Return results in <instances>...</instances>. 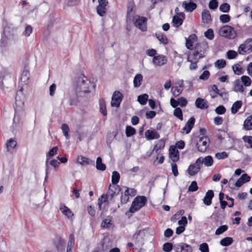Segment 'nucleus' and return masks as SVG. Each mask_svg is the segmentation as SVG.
Wrapping results in <instances>:
<instances>
[{"instance_id": "52", "label": "nucleus", "mask_w": 252, "mask_h": 252, "mask_svg": "<svg viewBox=\"0 0 252 252\" xmlns=\"http://www.w3.org/2000/svg\"><path fill=\"white\" fill-rule=\"evenodd\" d=\"M237 55V53L234 50H229L226 53L227 58L229 60L236 58Z\"/></svg>"}, {"instance_id": "24", "label": "nucleus", "mask_w": 252, "mask_h": 252, "mask_svg": "<svg viewBox=\"0 0 252 252\" xmlns=\"http://www.w3.org/2000/svg\"><path fill=\"white\" fill-rule=\"evenodd\" d=\"M164 141L161 139L158 141L157 144L155 146L153 151H155L157 155L158 156L160 154L161 150L164 148Z\"/></svg>"}, {"instance_id": "14", "label": "nucleus", "mask_w": 252, "mask_h": 252, "mask_svg": "<svg viewBox=\"0 0 252 252\" xmlns=\"http://www.w3.org/2000/svg\"><path fill=\"white\" fill-rule=\"evenodd\" d=\"M195 120L193 117H191L186 123L185 126L182 129V132L186 131L187 134L189 133L193 127Z\"/></svg>"}, {"instance_id": "18", "label": "nucleus", "mask_w": 252, "mask_h": 252, "mask_svg": "<svg viewBox=\"0 0 252 252\" xmlns=\"http://www.w3.org/2000/svg\"><path fill=\"white\" fill-rule=\"evenodd\" d=\"M195 106L201 109H205L208 108V102L206 100L198 97L195 102Z\"/></svg>"}, {"instance_id": "59", "label": "nucleus", "mask_w": 252, "mask_h": 252, "mask_svg": "<svg viewBox=\"0 0 252 252\" xmlns=\"http://www.w3.org/2000/svg\"><path fill=\"white\" fill-rule=\"evenodd\" d=\"M199 250L201 252H209V249L208 245L206 243H203L200 245L199 246Z\"/></svg>"}, {"instance_id": "31", "label": "nucleus", "mask_w": 252, "mask_h": 252, "mask_svg": "<svg viewBox=\"0 0 252 252\" xmlns=\"http://www.w3.org/2000/svg\"><path fill=\"white\" fill-rule=\"evenodd\" d=\"M242 102L241 100H238L235 102L231 108V111L232 114H236L239 110V109L242 107Z\"/></svg>"}, {"instance_id": "28", "label": "nucleus", "mask_w": 252, "mask_h": 252, "mask_svg": "<svg viewBox=\"0 0 252 252\" xmlns=\"http://www.w3.org/2000/svg\"><path fill=\"white\" fill-rule=\"evenodd\" d=\"M156 36L161 43L166 45L168 43V40L165 34L162 32H158L156 33Z\"/></svg>"}, {"instance_id": "12", "label": "nucleus", "mask_w": 252, "mask_h": 252, "mask_svg": "<svg viewBox=\"0 0 252 252\" xmlns=\"http://www.w3.org/2000/svg\"><path fill=\"white\" fill-rule=\"evenodd\" d=\"M208 138L207 137H202L199 138L198 142L196 143L198 150L200 152H205L209 146L208 144Z\"/></svg>"}, {"instance_id": "46", "label": "nucleus", "mask_w": 252, "mask_h": 252, "mask_svg": "<svg viewBox=\"0 0 252 252\" xmlns=\"http://www.w3.org/2000/svg\"><path fill=\"white\" fill-rule=\"evenodd\" d=\"M58 149V148L57 147H54L49 151V152L48 153V154L47 155V159L46 160V165H47V162H48L47 161H48V159L52 157L53 156H54L55 155H56L57 154Z\"/></svg>"}, {"instance_id": "64", "label": "nucleus", "mask_w": 252, "mask_h": 252, "mask_svg": "<svg viewBox=\"0 0 252 252\" xmlns=\"http://www.w3.org/2000/svg\"><path fill=\"white\" fill-rule=\"evenodd\" d=\"M244 142H247L250 145V147L252 148V136H244L242 138Z\"/></svg>"}, {"instance_id": "35", "label": "nucleus", "mask_w": 252, "mask_h": 252, "mask_svg": "<svg viewBox=\"0 0 252 252\" xmlns=\"http://www.w3.org/2000/svg\"><path fill=\"white\" fill-rule=\"evenodd\" d=\"M183 22V19L179 17V16L175 15L173 16L172 19V24L173 26L178 28L182 25Z\"/></svg>"}, {"instance_id": "49", "label": "nucleus", "mask_w": 252, "mask_h": 252, "mask_svg": "<svg viewBox=\"0 0 252 252\" xmlns=\"http://www.w3.org/2000/svg\"><path fill=\"white\" fill-rule=\"evenodd\" d=\"M220 10L223 13H227L230 10V5L227 3H224L220 6Z\"/></svg>"}, {"instance_id": "42", "label": "nucleus", "mask_w": 252, "mask_h": 252, "mask_svg": "<svg viewBox=\"0 0 252 252\" xmlns=\"http://www.w3.org/2000/svg\"><path fill=\"white\" fill-rule=\"evenodd\" d=\"M136 132V130L131 126H127L126 129V137H129L134 135Z\"/></svg>"}, {"instance_id": "50", "label": "nucleus", "mask_w": 252, "mask_h": 252, "mask_svg": "<svg viewBox=\"0 0 252 252\" xmlns=\"http://www.w3.org/2000/svg\"><path fill=\"white\" fill-rule=\"evenodd\" d=\"M227 229L228 226L226 225H221L217 229L215 232V234L217 235H219L226 231Z\"/></svg>"}, {"instance_id": "40", "label": "nucleus", "mask_w": 252, "mask_h": 252, "mask_svg": "<svg viewBox=\"0 0 252 252\" xmlns=\"http://www.w3.org/2000/svg\"><path fill=\"white\" fill-rule=\"evenodd\" d=\"M61 129L63 133V135L65 137L66 139H68L69 138L68 134L69 128L68 126L66 124H63L61 126Z\"/></svg>"}, {"instance_id": "57", "label": "nucleus", "mask_w": 252, "mask_h": 252, "mask_svg": "<svg viewBox=\"0 0 252 252\" xmlns=\"http://www.w3.org/2000/svg\"><path fill=\"white\" fill-rule=\"evenodd\" d=\"M215 112L217 114L222 115L226 112V109L223 105H220L215 109Z\"/></svg>"}, {"instance_id": "41", "label": "nucleus", "mask_w": 252, "mask_h": 252, "mask_svg": "<svg viewBox=\"0 0 252 252\" xmlns=\"http://www.w3.org/2000/svg\"><path fill=\"white\" fill-rule=\"evenodd\" d=\"M120 178V174L117 171H114L112 172V183L113 185H116L119 182Z\"/></svg>"}, {"instance_id": "33", "label": "nucleus", "mask_w": 252, "mask_h": 252, "mask_svg": "<svg viewBox=\"0 0 252 252\" xmlns=\"http://www.w3.org/2000/svg\"><path fill=\"white\" fill-rule=\"evenodd\" d=\"M143 80V76L141 74H138L135 75L133 79V85L135 88H138L141 85Z\"/></svg>"}, {"instance_id": "27", "label": "nucleus", "mask_w": 252, "mask_h": 252, "mask_svg": "<svg viewBox=\"0 0 252 252\" xmlns=\"http://www.w3.org/2000/svg\"><path fill=\"white\" fill-rule=\"evenodd\" d=\"M60 209L62 213L66 216L68 218H70L73 216V214H72L71 210L64 205L61 204L60 207Z\"/></svg>"}, {"instance_id": "2", "label": "nucleus", "mask_w": 252, "mask_h": 252, "mask_svg": "<svg viewBox=\"0 0 252 252\" xmlns=\"http://www.w3.org/2000/svg\"><path fill=\"white\" fill-rule=\"evenodd\" d=\"M24 97L23 95L17 94L15 96L14 106L15 116L13 119V125H19L21 120V116L24 114Z\"/></svg>"}, {"instance_id": "7", "label": "nucleus", "mask_w": 252, "mask_h": 252, "mask_svg": "<svg viewBox=\"0 0 252 252\" xmlns=\"http://www.w3.org/2000/svg\"><path fill=\"white\" fill-rule=\"evenodd\" d=\"M252 52V38L247 39L244 44L240 45L238 48V52L240 54L245 53L249 54Z\"/></svg>"}, {"instance_id": "62", "label": "nucleus", "mask_w": 252, "mask_h": 252, "mask_svg": "<svg viewBox=\"0 0 252 252\" xmlns=\"http://www.w3.org/2000/svg\"><path fill=\"white\" fill-rule=\"evenodd\" d=\"M210 76V72L208 70H205L203 71V72L202 73V74L199 76V79L200 80H207Z\"/></svg>"}, {"instance_id": "26", "label": "nucleus", "mask_w": 252, "mask_h": 252, "mask_svg": "<svg viewBox=\"0 0 252 252\" xmlns=\"http://www.w3.org/2000/svg\"><path fill=\"white\" fill-rule=\"evenodd\" d=\"M77 160L78 163L81 165L94 164L93 160L83 156L78 157Z\"/></svg>"}, {"instance_id": "15", "label": "nucleus", "mask_w": 252, "mask_h": 252, "mask_svg": "<svg viewBox=\"0 0 252 252\" xmlns=\"http://www.w3.org/2000/svg\"><path fill=\"white\" fill-rule=\"evenodd\" d=\"M54 244L58 251L62 252L65 249V242L61 237H57L54 241Z\"/></svg>"}, {"instance_id": "61", "label": "nucleus", "mask_w": 252, "mask_h": 252, "mask_svg": "<svg viewBox=\"0 0 252 252\" xmlns=\"http://www.w3.org/2000/svg\"><path fill=\"white\" fill-rule=\"evenodd\" d=\"M218 6V2L217 0H211L209 3V7L211 9H215Z\"/></svg>"}, {"instance_id": "11", "label": "nucleus", "mask_w": 252, "mask_h": 252, "mask_svg": "<svg viewBox=\"0 0 252 252\" xmlns=\"http://www.w3.org/2000/svg\"><path fill=\"white\" fill-rule=\"evenodd\" d=\"M176 252H192V248L189 245L184 243L176 244L174 246Z\"/></svg>"}, {"instance_id": "6", "label": "nucleus", "mask_w": 252, "mask_h": 252, "mask_svg": "<svg viewBox=\"0 0 252 252\" xmlns=\"http://www.w3.org/2000/svg\"><path fill=\"white\" fill-rule=\"evenodd\" d=\"M219 34L228 39H234L237 36V32L233 27L226 25L220 28Z\"/></svg>"}, {"instance_id": "21", "label": "nucleus", "mask_w": 252, "mask_h": 252, "mask_svg": "<svg viewBox=\"0 0 252 252\" xmlns=\"http://www.w3.org/2000/svg\"><path fill=\"white\" fill-rule=\"evenodd\" d=\"M145 136L148 140H153L159 138V134L155 130H147L145 132Z\"/></svg>"}, {"instance_id": "20", "label": "nucleus", "mask_w": 252, "mask_h": 252, "mask_svg": "<svg viewBox=\"0 0 252 252\" xmlns=\"http://www.w3.org/2000/svg\"><path fill=\"white\" fill-rule=\"evenodd\" d=\"M169 157L173 162H176L179 159V151L172 146L169 149Z\"/></svg>"}, {"instance_id": "32", "label": "nucleus", "mask_w": 252, "mask_h": 252, "mask_svg": "<svg viewBox=\"0 0 252 252\" xmlns=\"http://www.w3.org/2000/svg\"><path fill=\"white\" fill-rule=\"evenodd\" d=\"M244 128L246 130L252 129V115L249 116L244 122Z\"/></svg>"}, {"instance_id": "37", "label": "nucleus", "mask_w": 252, "mask_h": 252, "mask_svg": "<svg viewBox=\"0 0 252 252\" xmlns=\"http://www.w3.org/2000/svg\"><path fill=\"white\" fill-rule=\"evenodd\" d=\"M233 242V240L232 238L230 237H226L220 240V244L222 246L226 247L231 245Z\"/></svg>"}, {"instance_id": "47", "label": "nucleus", "mask_w": 252, "mask_h": 252, "mask_svg": "<svg viewBox=\"0 0 252 252\" xmlns=\"http://www.w3.org/2000/svg\"><path fill=\"white\" fill-rule=\"evenodd\" d=\"M171 91L173 95L177 96L182 93L183 89L179 88L178 87H172Z\"/></svg>"}, {"instance_id": "25", "label": "nucleus", "mask_w": 252, "mask_h": 252, "mask_svg": "<svg viewBox=\"0 0 252 252\" xmlns=\"http://www.w3.org/2000/svg\"><path fill=\"white\" fill-rule=\"evenodd\" d=\"M99 108L100 112L103 115V116H107V110L106 106V102L103 98H101L99 100Z\"/></svg>"}, {"instance_id": "13", "label": "nucleus", "mask_w": 252, "mask_h": 252, "mask_svg": "<svg viewBox=\"0 0 252 252\" xmlns=\"http://www.w3.org/2000/svg\"><path fill=\"white\" fill-rule=\"evenodd\" d=\"M196 163L199 165L204 163L206 166H211L213 164V158L211 156H206L204 158L200 157L196 159Z\"/></svg>"}, {"instance_id": "36", "label": "nucleus", "mask_w": 252, "mask_h": 252, "mask_svg": "<svg viewBox=\"0 0 252 252\" xmlns=\"http://www.w3.org/2000/svg\"><path fill=\"white\" fill-rule=\"evenodd\" d=\"M80 96H77L76 95V92H75V94H71L69 96V104L70 105H76L78 101V98L80 97Z\"/></svg>"}, {"instance_id": "34", "label": "nucleus", "mask_w": 252, "mask_h": 252, "mask_svg": "<svg viewBox=\"0 0 252 252\" xmlns=\"http://www.w3.org/2000/svg\"><path fill=\"white\" fill-rule=\"evenodd\" d=\"M234 91L236 92H240L241 93H243L244 89L243 86L241 83L239 79L236 80L234 82Z\"/></svg>"}, {"instance_id": "55", "label": "nucleus", "mask_w": 252, "mask_h": 252, "mask_svg": "<svg viewBox=\"0 0 252 252\" xmlns=\"http://www.w3.org/2000/svg\"><path fill=\"white\" fill-rule=\"evenodd\" d=\"M30 72L28 69H24L21 76V80L24 82L27 81L29 78Z\"/></svg>"}, {"instance_id": "60", "label": "nucleus", "mask_w": 252, "mask_h": 252, "mask_svg": "<svg viewBox=\"0 0 252 252\" xmlns=\"http://www.w3.org/2000/svg\"><path fill=\"white\" fill-rule=\"evenodd\" d=\"M179 105L181 107H184L187 106L188 104V101L187 99L183 97H181L178 99Z\"/></svg>"}, {"instance_id": "44", "label": "nucleus", "mask_w": 252, "mask_h": 252, "mask_svg": "<svg viewBox=\"0 0 252 252\" xmlns=\"http://www.w3.org/2000/svg\"><path fill=\"white\" fill-rule=\"evenodd\" d=\"M173 114L181 121L183 120V113L180 108L177 107L175 108Z\"/></svg>"}, {"instance_id": "23", "label": "nucleus", "mask_w": 252, "mask_h": 252, "mask_svg": "<svg viewBox=\"0 0 252 252\" xmlns=\"http://www.w3.org/2000/svg\"><path fill=\"white\" fill-rule=\"evenodd\" d=\"M192 0H190V2L187 3L186 1L183 2V6L185 8V10L188 12H192L196 8V4L191 2Z\"/></svg>"}, {"instance_id": "45", "label": "nucleus", "mask_w": 252, "mask_h": 252, "mask_svg": "<svg viewBox=\"0 0 252 252\" xmlns=\"http://www.w3.org/2000/svg\"><path fill=\"white\" fill-rule=\"evenodd\" d=\"M232 69L235 74L237 75H241L243 73L242 69L240 67L239 63L235 64L232 66Z\"/></svg>"}, {"instance_id": "39", "label": "nucleus", "mask_w": 252, "mask_h": 252, "mask_svg": "<svg viewBox=\"0 0 252 252\" xmlns=\"http://www.w3.org/2000/svg\"><path fill=\"white\" fill-rule=\"evenodd\" d=\"M149 95L144 94L142 95H140L138 96L137 100L139 103L141 105H145L148 100Z\"/></svg>"}, {"instance_id": "51", "label": "nucleus", "mask_w": 252, "mask_h": 252, "mask_svg": "<svg viewBox=\"0 0 252 252\" xmlns=\"http://www.w3.org/2000/svg\"><path fill=\"white\" fill-rule=\"evenodd\" d=\"M204 35L208 39L212 40L214 37L213 30L211 29H209L204 32Z\"/></svg>"}, {"instance_id": "53", "label": "nucleus", "mask_w": 252, "mask_h": 252, "mask_svg": "<svg viewBox=\"0 0 252 252\" xmlns=\"http://www.w3.org/2000/svg\"><path fill=\"white\" fill-rule=\"evenodd\" d=\"M174 246L171 243H166L163 245V250L165 252H170L172 250Z\"/></svg>"}, {"instance_id": "43", "label": "nucleus", "mask_w": 252, "mask_h": 252, "mask_svg": "<svg viewBox=\"0 0 252 252\" xmlns=\"http://www.w3.org/2000/svg\"><path fill=\"white\" fill-rule=\"evenodd\" d=\"M226 63L224 60H218L215 63V65L219 69L224 68L226 66Z\"/></svg>"}, {"instance_id": "30", "label": "nucleus", "mask_w": 252, "mask_h": 252, "mask_svg": "<svg viewBox=\"0 0 252 252\" xmlns=\"http://www.w3.org/2000/svg\"><path fill=\"white\" fill-rule=\"evenodd\" d=\"M112 225L111 218L110 217H108L106 219L102 220L101 223V227L102 228L109 229L111 228Z\"/></svg>"}, {"instance_id": "16", "label": "nucleus", "mask_w": 252, "mask_h": 252, "mask_svg": "<svg viewBox=\"0 0 252 252\" xmlns=\"http://www.w3.org/2000/svg\"><path fill=\"white\" fill-rule=\"evenodd\" d=\"M167 62V59L165 56L163 55H158L154 56L153 59V63L157 66H162L165 64Z\"/></svg>"}, {"instance_id": "56", "label": "nucleus", "mask_w": 252, "mask_h": 252, "mask_svg": "<svg viewBox=\"0 0 252 252\" xmlns=\"http://www.w3.org/2000/svg\"><path fill=\"white\" fill-rule=\"evenodd\" d=\"M228 156V153L225 152L221 153H218L216 154L215 157L218 159H222L227 158Z\"/></svg>"}, {"instance_id": "38", "label": "nucleus", "mask_w": 252, "mask_h": 252, "mask_svg": "<svg viewBox=\"0 0 252 252\" xmlns=\"http://www.w3.org/2000/svg\"><path fill=\"white\" fill-rule=\"evenodd\" d=\"M96 168L100 171H104L106 169V165L102 162V158L100 157L96 158Z\"/></svg>"}, {"instance_id": "9", "label": "nucleus", "mask_w": 252, "mask_h": 252, "mask_svg": "<svg viewBox=\"0 0 252 252\" xmlns=\"http://www.w3.org/2000/svg\"><path fill=\"white\" fill-rule=\"evenodd\" d=\"M123 98V94L119 91H115L112 95L111 105L112 107H119Z\"/></svg>"}, {"instance_id": "58", "label": "nucleus", "mask_w": 252, "mask_h": 252, "mask_svg": "<svg viewBox=\"0 0 252 252\" xmlns=\"http://www.w3.org/2000/svg\"><path fill=\"white\" fill-rule=\"evenodd\" d=\"M198 188L197 184L196 181H192L189 187V190L190 191L194 192L198 189Z\"/></svg>"}, {"instance_id": "19", "label": "nucleus", "mask_w": 252, "mask_h": 252, "mask_svg": "<svg viewBox=\"0 0 252 252\" xmlns=\"http://www.w3.org/2000/svg\"><path fill=\"white\" fill-rule=\"evenodd\" d=\"M214 193L213 190H209L205 194L203 201L207 206H209L212 203V198L214 197Z\"/></svg>"}, {"instance_id": "48", "label": "nucleus", "mask_w": 252, "mask_h": 252, "mask_svg": "<svg viewBox=\"0 0 252 252\" xmlns=\"http://www.w3.org/2000/svg\"><path fill=\"white\" fill-rule=\"evenodd\" d=\"M241 81L246 86H250L252 83V80L248 76H243L241 78Z\"/></svg>"}, {"instance_id": "5", "label": "nucleus", "mask_w": 252, "mask_h": 252, "mask_svg": "<svg viewBox=\"0 0 252 252\" xmlns=\"http://www.w3.org/2000/svg\"><path fill=\"white\" fill-rule=\"evenodd\" d=\"M117 188L120 191L121 189L120 188V187L119 186H111V185L109 186L108 190L107 191V194L106 195H102L101 197V199L103 198L104 199L103 200H101L100 198L98 199V205L99 207L100 210H101V206L102 204V202H106L108 199L110 198V200H112L115 195L117 194L116 193L115 190H116Z\"/></svg>"}, {"instance_id": "17", "label": "nucleus", "mask_w": 252, "mask_h": 252, "mask_svg": "<svg viewBox=\"0 0 252 252\" xmlns=\"http://www.w3.org/2000/svg\"><path fill=\"white\" fill-rule=\"evenodd\" d=\"M201 165L197 164L196 162L192 164H190L188 168V173L190 176H194L197 174L201 169Z\"/></svg>"}, {"instance_id": "3", "label": "nucleus", "mask_w": 252, "mask_h": 252, "mask_svg": "<svg viewBox=\"0 0 252 252\" xmlns=\"http://www.w3.org/2000/svg\"><path fill=\"white\" fill-rule=\"evenodd\" d=\"M208 45L207 42H201L196 44L194 50L192 53V60H196V57L202 59L204 57V54L208 48Z\"/></svg>"}, {"instance_id": "1", "label": "nucleus", "mask_w": 252, "mask_h": 252, "mask_svg": "<svg viewBox=\"0 0 252 252\" xmlns=\"http://www.w3.org/2000/svg\"><path fill=\"white\" fill-rule=\"evenodd\" d=\"M74 85L76 95L80 96H84L95 89L94 83L83 74L76 79Z\"/></svg>"}, {"instance_id": "22", "label": "nucleus", "mask_w": 252, "mask_h": 252, "mask_svg": "<svg viewBox=\"0 0 252 252\" xmlns=\"http://www.w3.org/2000/svg\"><path fill=\"white\" fill-rule=\"evenodd\" d=\"M135 4L133 0H129L127 6V18L130 17L134 14L133 9Z\"/></svg>"}, {"instance_id": "54", "label": "nucleus", "mask_w": 252, "mask_h": 252, "mask_svg": "<svg viewBox=\"0 0 252 252\" xmlns=\"http://www.w3.org/2000/svg\"><path fill=\"white\" fill-rule=\"evenodd\" d=\"M220 20L222 23H226L230 21V16L227 14H222L220 16Z\"/></svg>"}, {"instance_id": "29", "label": "nucleus", "mask_w": 252, "mask_h": 252, "mask_svg": "<svg viewBox=\"0 0 252 252\" xmlns=\"http://www.w3.org/2000/svg\"><path fill=\"white\" fill-rule=\"evenodd\" d=\"M202 19L203 23H208L211 21V15L209 10L204 9L202 12Z\"/></svg>"}, {"instance_id": "63", "label": "nucleus", "mask_w": 252, "mask_h": 252, "mask_svg": "<svg viewBox=\"0 0 252 252\" xmlns=\"http://www.w3.org/2000/svg\"><path fill=\"white\" fill-rule=\"evenodd\" d=\"M171 168L172 173L173 174L175 177H177L178 175V171L177 168V164L175 163V162L171 163Z\"/></svg>"}, {"instance_id": "4", "label": "nucleus", "mask_w": 252, "mask_h": 252, "mask_svg": "<svg viewBox=\"0 0 252 252\" xmlns=\"http://www.w3.org/2000/svg\"><path fill=\"white\" fill-rule=\"evenodd\" d=\"M147 198L144 196H138L134 198L131 207L129 208V212L134 213L139 210L147 203Z\"/></svg>"}, {"instance_id": "10", "label": "nucleus", "mask_w": 252, "mask_h": 252, "mask_svg": "<svg viewBox=\"0 0 252 252\" xmlns=\"http://www.w3.org/2000/svg\"><path fill=\"white\" fill-rule=\"evenodd\" d=\"M147 19L144 17L138 16L137 18L134 21V26L143 32L147 30Z\"/></svg>"}, {"instance_id": "8", "label": "nucleus", "mask_w": 252, "mask_h": 252, "mask_svg": "<svg viewBox=\"0 0 252 252\" xmlns=\"http://www.w3.org/2000/svg\"><path fill=\"white\" fill-rule=\"evenodd\" d=\"M98 5L96 6V12L101 17L104 16L107 11L106 6L108 3V0H98Z\"/></svg>"}]
</instances>
